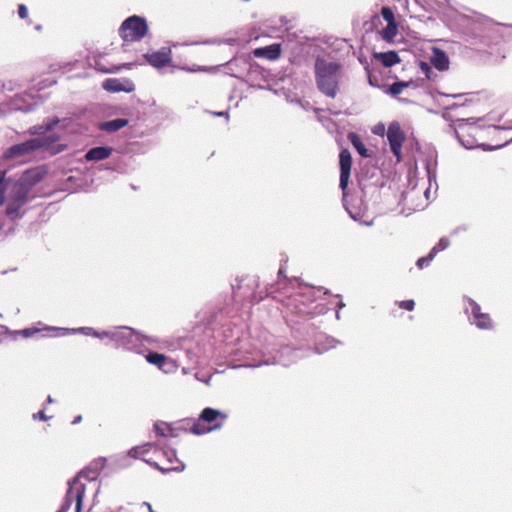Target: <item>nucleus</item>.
<instances>
[{
  "label": "nucleus",
  "mask_w": 512,
  "mask_h": 512,
  "mask_svg": "<svg viewBox=\"0 0 512 512\" xmlns=\"http://www.w3.org/2000/svg\"><path fill=\"white\" fill-rule=\"evenodd\" d=\"M315 82L318 90L325 96L334 99L338 93L341 65L336 61H328L317 57L314 64Z\"/></svg>",
  "instance_id": "obj_1"
},
{
  "label": "nucleus",
  "mask_w": 512,
  "mask_h": 512,
  "mask_svg": "<svg viewBox=\"0 0 512 512\" xmlns=\"http://www.w3.org/2000/svg\"><path fill=\"white\" fill-rule=\"evenodd\" d=\"M105 467V459L98 458L93 460L82 469L76 477L69 482V489L67 491V500L75 499L76 501V512H80L82 509V501L86 491V484L82 480H86L90 484H95L101 471Z\"/></svg>",
  "instance_id": "obj_2"
},
{
  "label": "nucleus",
  "mask_w": 512,
  "mask_h": 512,
  "mask_svg": "<svg viewBox=\"0 0 512 512\" xmlns=\"http://www.w3.org/2000/svg\"><path fill=\"white\" fill-rule=\"evenodd\" d=\"M226 420L227 415L225 413L207 407L202 410L198 420L193 422L190 431L195 435L209 433L211 431L220 429Z\"/></svg>",
  "instance_id": "obj_3"
},
{
  "label": "nucleus",
  "mask_w": 512,
  "mask_h": 512,
  "mask_svg": "<svg viewBox=\"0 0 512 512\" xmlns=\"http://www.w3.org/2000/svg\"><path fill=\"white\" fill-rule=\"evenodd\" d=\"M118 33L124 42L140 41L148 33L147 21L144 17L132 15L122 22Z\"/></svg>",
  "instance_id": "obj_4"
},
{
  "label": "nucleus",
  "mask_w": 512,
  "mask_h": 512,
  "mask_svg": "<svg viewBox=\"0 0 512 512\" xmlns=\"http://www.w3.org/2000/svg\"><path fill=\"white\" fill-rule=\"evenodd\" d=\"M30 191L31 188L20 179L14 184L6 209V213L9 217L12 218L18 215L20 208L27 202Z\"/></svg>",
  "instance_id": "obj_5"
},
{
  "label": "nucleus",
  "mask_w": 512,
  "mask_h": 512,
  "mask_svg": "<svg viewBox=\"0 0 512 512\" xmlns=\"http://www.w3.org/2000/svg\"><path fill=\"white\" fill-rule=\"evenodd\" d=\"M482 130L475 124H459L456 128V136L459 142L467 149L482 146L479 136L482 134Z\"/></svg>",
  "instance_id": "obj_6"
},
{
  "label": "nucleus",
  "mask_w": 512,
  "mask_h": 512,
  "mask_svg": "<svg viewBox=\"0 0 512 512\" xmlns=\"http://www.w3.org/2000/svg\"><path fill=\"white\" fill-rule=\"evenodd\" d=\"M387 139L389 141L390 149L395 155L397 161L402 158V145L405 141V135L398 123H391L387 131Z\"/></svg>",
  "instance_id": "obj_7"
},
{
  "label": "nucleus",
  "mask_w": 512,
  "mask_h": 512,
  "mask_svg": "<svg viewBox=\"0 0 512 512\" xmlns=\"http://www.w3.org/2000/svg\"><path fill=\"white\" fill-rule=\"evenodd\" d=\"M470 313L473 317L472 323L481 330H491L493 328V320L488 313L482 312L481 306L473 299H468Z\"/></svg>",
  "instance_id": "obj_8"
},
{
  "label": "nucleus",
  "mask_w": 512,
  "mask_h": 512,
  "mask_svg": "<svg viewBox=\"0 0 512 512\" xmlns=\"http://www.w3.org/2000/svg\"><path fill=\"white\" fill-rule=\"evenodd\" d=\"M339 166H340V183L339 186L345 193L348 186L351 167H352V156L348 149H342L339 154Z\"/></svg>",
  "instance_id": "obj_9"
},
{
  "label": "nucleus",
  "mask_w": 512,
  "mask_h": 512,
  "mask_svg": "<svg viewBox=\"0 0 512 512\" xmlns=\"http://www.w3.org/2000/svg\"><path fill=\"white\" fill-rule=\"evenodd\" d=\"M42 145H44V143L41 142V140L30 139L25 142L11 146L5 152V157L6 158H14L17 156H22V155L31 153L33 151H36L38 149H41Z\"/></svg>",
  "instance_id": "obj_10"
},
{
  "label": "nucleus",
  "mask_w": 512,
  "mask_h": 512,
  "mask_svg": "<svg viewBox=\"0 0 512 512\" xmlns=\"http://www.w3.org/2000/svg\"><path fill=\"white\" fill-rule=\"evenodd\" d=\"M144 57L150 65L156 68L167 66L172 61L171 50L166 48H163L160 51L145 54Z\"/></svg>",
  "instance_id": "obj_11"
},
{
  "label": "nucleus",
  "mask_w": 512,
  "mask_h": 512,
  "mask_svg": "<svg viewBox=\"0 0 512 512\" xmlns=\"http://www.w3.org/2000/svg\"><path fill=\"white\" fill-rule=\"evenodd\" d=\"M107 338L115 341L118 345L126 346L131 342L134 336V331L128 327H121L113 331H105Z\"/></svg>",
  "instance_id": "obj_12"
},
{
  "label": "nucleus",
  "mask_w": 512,
  "mask_h": 512,
  "mask_svg": "<svg viewBox=\"0 0 512 512\" xmlns=\"http://www.w3.org/2000/svg\"><path fill=\"white\" fill-rule=\"evenodd\" d=\"M253 55L257 58L276 60L281 56V45L273 43L265 47L256 48L253 50Z\"/></svg>",
  "instance_id": "obj_13"
},
{
  "label": "nucleus",
  "mask_w": 512,
  "mask_h": 512,
  "mask_svg": "<svg viewBox=\"0 0 512 512\" xmlns=\"http://www.w3.org/2000/svg\"><path fill=\"white\" fill-rule=\"evenodd\" d=\"M373 57L381 62V64L386 67H392L398 63H400L401 59L397 52L395 51H387V52H379L374 53Z\"/></svg>",
  "instance_id": "obj_14"
},
{
  "label": "nucleus",
  "mask_w": 512,
  "mask_h": 512,
  "mask_svg": "<svg viewBox=\"0 0 512 512\" xmlns=\"http://www.w3.org/2000/svg\"><path fill=\"white\" fill-rule=\"evenodd\" d=\"M431 64L437 70L445 71L449 68V58L443 50L434 48L433 56L431 57Z\"/></svg>",
  "instance_id": "obj_15"
},
{
  "label": "nucleus",
  "mask_w": 512,
  "mask_h": 512,
  "mask_svg": "<svg viewBox=\"0 0 512 512\" xmlns=\"http://www.w3.org/2000/svg\"><path fill=\"white\" fill-rule=\"evenodd\" d=\"M112 153V148L110 147H95L90 149L86 155L85 159L87 161H100L107 159Z\"/></svg>",
  "instance_id": "obj_16"
},
{
  "label": "nucleus",
  "mask_w": 512,
  "mask_h": 512,
  "mask_svg": "<svg viewBox=\"0 0 512 512\" xmlns=\"http://www.w3.org/2000/svg\"><path fill=\"white\" fill-rule=\"evenodd\" d=\"M43 172L39 169L27 170L23 173L20 180L32 189L34 185L39 183L43 178Z\"/></svg>",
  "instance_id": "obj_17"
},
{
  "label": "nucleus",
  "mask_w": 512,
  "mask_h": 512,
  "mask_svg": "<svg viewBox=\"0 0 512 512\" xmlns=\"http://www.w3.org/2000/svg\"><path fill=\"white\" fill-rule=\"evenodd\" d=\"M129 124V121L124 118H117L106 121L100 124V129L109 133L116 132Z\"/></svg>",
  "instance_id": "obj_18"
},
{
  "label": "nucleus",
  "mask_w": 512,
  "mask_h": 512,
  "mask_svg": "<svg viewBox=\"0 0 512 512\" xmlns=\"http://www.w3.org/2000/svg\"><path fill=\"white\" fill-rule=\"evenodd\" d=\"M348 139L362 157L368 158L372 156V152L365 147L364 143L362 142L358 134L350 132L348 134Z\"/></svg>",
  "instance_id": "obj_19"
},
{
  "label": "nucleus",
  "mask_w": 512,
  "mask_h": 512,
  "mask_svg": "<svg viewBox=\"0 0 512 512\" xmlns=\"http://www.w3.org/2000/svg\"><path fill=\"white\" fill-rule=\"evenodd\" d=\"M42 330H51L50 327H45L44 329L36 328V327H29L22 330H14V331H7V334L10 335L11 339L16 340L18 336H22L24 338H30L37 334H39Z\"/></svg>",
  "instance_id": "obj_20"
},
{
  "label": "nucleus",
  "mask_w": 512,
  "mask_h": 512,
  "mask_svg": "<svg viewBox=\"0 0 512 512\" xmlns=\"http://www.w3.org/2000/svg\"><path fill=\"white\" fill-rule=\"evenodd\" d=\"M148 454L149 453H143V455H141L140 459H142L146 463L154 466L156 469H158L162 472L178 471L180 469L178 466L162 464V463L158 462L157 460L153 459L152 457H149Z\"/></svg>",
  "instance_id": "obj_21"
},
{
  "label": "nucleus",
  "mask_w": 512,
  "mask_h": 512,
  "mask_svg": "<svg viewBox=\"0 0 512 512\" xmlns=\"http://www.w3.org/2000/svg\"><path fill=\"white\" fill-rule=\"evenodd\" d=\"M153 449H157V446L152 443H146L144 445L131 448L128 452V455L132 458L140 459L143 453H149Z\"/></svg>",
  "instance_id": "obj_22"
},
{
  "label": "nucleus",
  "mask_w": 512,
  "mask_h": 512,
  "mask_svg": "<svg viewBox=\"0 0 512 512\" xmlns=\"http://www.w3.org/2000/svg\"><path fill=\"white\" fill-rule=\"evenodd\" d=\"M58 123H59V119L55 118L54 120H52L51 122H49L45 125L43 124V125L34 126V127L30 128L29 133L32 135L44 134V133L52 130Z\"/></svg>",
  "instance_id": "obj_23"
},
{
  "label": "nucleus",
  "mask_w": 512,
  "mask_h": 512,
  "mask_svg": "<svg viewBox=\"0 0 512 512\" xmlns=\"http://www.w3.org/2000/svg\"><path fill=\"white\" fill-rule=\"evenodd\" d=\"M398 25L397 23H390L382 30V37L386 41H392L397 35Z\"/></svg>",
  "instance_id": "obj_24"
},
{
  "label": "nucleus",
  "mask_w": 512,
  "mask_h": 512,
  "mask_svg": "<svg viewBox=\"0 0 512 512\" xmlns=\"http://www.w3.org/2000/svg\"><path fill=\"white\" fill-rule=\"evenodd\" d=\"M410 85H411V82H406V81L394 82L392 85L389 86L388 93L391 94L392 96L396 97L402 93L404 88H407Z\"/></svg>",
  "instance_id": "obj_25"
},
{
  "label": "nucleus",
  "mask_w": 512,
  "mask_h": 512,
  "mask_svg": "<svg viewBox=\"0 0 512 512\" xmlns=\"http://www.w3.org/2000/svg\"><path fill=\"white\" fill-rule=\"evenodd\" d=\"M103 87H104L105 90L112 91V92H118V91L125 90L122 87L121 83L117 79H107L103 83Z\"/></svg>",
  "instance_id": "obj_26"
},
{
  "label": "nucleus",
  "mask_w": 512,
  "mask_h": 512,
  "mask_svg": "<svg viewBox=\"0 0 512 512\" xmlns=\"http://www.w3.org/2000/svg\"><path fill=\"white\" fill-rule=\"evenodd\" d=\"M450 245V241L446 237H442L439 242L431 249V256H436L439 252L444 251Z\"/></svg>",
  "instance_id": "obj_27"
},
{
  "label": "nucleus",
  "mask_w": 512,
  "mask_h": 512,
  "mask_svg": "<svg viewBox=\"0 0 512 512\" xmlns=\"http://www.w3.org/2000/svg\"><path fill=\"white\" fill-rule=\"evenodd\" d=\"M34 140H41V142L44 143L41 148L49 149L59 140V136L57 134H51L42 138H35Z\"/></svg>",
  "instance_id": "obj_28"
},
{
  "label": "nucleus",
  "mask_w": 512,
  "mask_h": 512,
  "mask_svg": "<svg viewBox=\"0 0 512 512\" xmlns=\"http://www.w3.org/2000/svg\"><path fill=\"white\" fill-rule=\"evenodd\" d=\"M149 363L155 365H161L165 362L166 357L163 354L151 352L146 356Z\"/></svg>",
  "instance_id": "obj_29"
},
{
  "label": "nucleus",
  "mask_w": 512,
  "mask_h": 512,
  "mask_svg": "<svg viewBox=\"0 0 512 512\" xmlns=\"http://www.w3.org/2000/svg\"><path fill=\"white\" fill-rule=\"evenodd\" d=\"M381 15H382L383 19L387 22V24L396 23L394 12L390 7H387V6L383 7L381 9Z\"/></svg>",
  "instance_id": "obj_30"
},
{
  "label": "nucleus",
  "mask_w": 512,
  "mask_h": 512,
  "mask_svg": "<svg viewBox=\"0 0 512 512\" xmlns=\"http://www.w3.org/2000/svg\"><path fill=\"white\" fill-rule=\"evenodd\" d=\"M433 259L434 256H431V253L429 252L427 256L419 258L416 265L419 269H423L424 267L429 266Z\"/></svg>",
  "instance_id": "obj_31"
},
{
  "label": "nucleus",
  "mask_w": 512,
  "mask_h": 512,
  "mask_svg": "<svg viewBox=\"0 0 512 512\" xmlns=\"http://www.w3.org/2000/svg\"><path fill=\"white\" fill-rule=\"evenodd\" d=\"M96 68L104 73H114L118 71L120 68L116 66L106 67L102 64L101 59L96 61Z\"/></svg>",
  "instance_id": "obj_32"
},
{
  "label": "nucleus",
  "mask_w": 512,
  "mask_h": 512,
  "mask_svg": "<svg viewBox=\"0 0 512 512\" xmlns=\"http://www.w3.org/2000/svg\"><path fill=\"white\" fill-rule=\"evenodd\" d=\"M155 451L159 452L160 454L167 457L168 464H173V460L176 459V454L173 450H162V449H155Z\"/></svg>",
  "instance_id": "obj_33"
},
{
  "label": "nucleus",
  "mask_w": 512,
  "mask_h": 512,
  "mask_svg": "<svg viewBox=\"0 0 512 512\" xmlns=\"http://www.w3.org/2000/svg\"><path fill=\"white\" fill-rule=\"evenodd\" d=\"M399 307L404 309V310H407V311H412L414 310V307H415V302L414 300L410 299V300H404V301H400L398 303Z\"/></svg>",
  "instance_id": "obj_34"
},
{
  "label": "nucleus",
  "mask_w": 512,
  "mask_h": 512,
  "mask_svg": "<svg viewBox=\"0 0 512 512\" xmlns=\"http://www.w3.org/2000/svg\"><path fill=\"white\" fill-rule=\"evenodd\" d=\"M154 428H155V431H156L157 435L158 436H162V437L167 436V434H166V430L167 429L171 430L169 427H164L161 424H155Z\"/></svg>",
  "instance_id": "obj_35"
},
{
  "label": "nucleus",
  "mask_w": 512,
  "mask_h": 512,
  "mask_svg": "<svg viewBox=\"0 0 512 512\" xmlns=\"http://www.w3.org/2000/svg\"><path fill=\"white\" fill-rule=\"evenodd\" d=\"M18 15L21 19H26L28 17V9L26 5L19 4L18 5Z\"/></svg>",
  "instance_id": "obj_36"
},
{
  "label": "nucleus",
  "mask_w": 512,
  "mask_h": 512,
  "mask_svg": "<svg viewBox=\"0 0 512 512\" xmlns=\"http://www.w3.org/2000/svg\"><path fill=\"white\" fill-rule=\"evenodd\" d=\"M5 201V187L4 180L0 178V205H2Z\"/></svg>",
  "instance_id": "obj_37"
},
{
  "label": "nucleus",
  "mask_w": 512,
  "mask_h": 512,
  "mask_svg": "<svg viewBox=\"0 0 512 512\" xmlns=\"http://www.w3.org/2000/svg\"><path fill=\"white\" fill-rule=\"evenodd\" d=\"M33 419L46 421V420H48V417L46 416L45 412L43 410H41V411L33 414Z\"/></svg>",
  "instance_id": "obj_38"
},
{
  "label": "nucleus",
  "mask_w": 512,
  "mask_h": 512,
  "mask_svg": "<svg viewBox=\"0 0 512 512\" xmlns=\"http://www.w3.org/2000/svg\"><path fill=\"white\" fill-rule=\"evenodd\" d=\"M75 499H70L69 501L66 499V503H65V506L63 507L62 510H59L57 512H65L66 510H68L70 508V505H71V502L74 501Z\"/></svg>",
  "instance_id": "obj_39"
},
{
  "label": "nucleus",
  "mask_w": 512,
  "mask_h": 512,
  "mask_svg": "<svg viewBox=\"0 0 512 512\" xmlns=\"http://www.w3.org/2000/svg\"><path fill=\"white\" fill-rule=\"evenodd\" d=\"M81 421H82V416H81V415H78V416H76V417L73 419L72 424H73V425H76V424L80 423Z\"/></svg>",
  "instance_id": "obj_40"
},
{
  "label": "nucleus",
  "mask_w": 512,
  "mask_h": 512,
  "mask_svg": "<svg viewBox=\"0 0 512 512\" xmlns=\"http://www.w3.org/2000/svg\"><path fill=\"white\" fill-rule=\"evenodd\" d=\"M8 329L5 326L0 325V336L7 334Z\"/></svg>",
  "instance_id": "obj_41"
},
{
  "label": "nucleus",
  "mask_w": 512,
  "mask_h": 512,
  "mask_svg": "<svg viewBox=\"0 0 512 512\" xmlns=\"http://www.w3.org/2000/svg\"><path fill=\"white\" fill-rule=\"evenodd\" d=\"M145 505L147 506L149 512H155L152 508V505L150 503L145 502Z\"/></svg>",
  "instance_id": "obj_42"
},
{
  "label": "nucleus",
  "mask_w": 512,
  "mask_h": 512,
  "mask_svg": "<svg viewBox=\"0 0 512 512\" xmlns=\"http://www.w3.org/2000/svg\"><path fill=\"white\" fill-rule=\"evenodd\" d=\"M145 505L147 506L149 512H155L152 508V505L150 503L145 502Z\"/></svg>",
  "instance_id": "obj_43"
},
{
  "label": "nucleus",
  "mask_w": 512,
  "mask_h": 512,
  "mask_svg": "<svg viewBox=\"0 0 512 512\" xmlns=\"http://www.w3.org/2000/svg\"><path fill=\"white\" fill-rule=\"evenodd\" d=\"M95 335H96L97 337H99V338L107 337V336L105 335V332H102V333H95Z\"/></svg>",
  "instance_id": "obj_44"
},
{
  "label": "nucleus",
  "mask_w": 512,
  "mask_h": 512,
  "mask_svg": "<svg viewBox=\"0 0 512 512\" xmlns=\"http://www.w3.org/2000/svg\"><path fill=\"white\" fill-rule=\"evenodd\" d=\"M35 29H36V30H41V29H42V26H41V25H36V26H35Z\"/></svg>",
  "instance_id": "obj_45"
},
{
  "label": "nucleus",
  "mask_w": 512,
  "mask_h": 512,
  "mask_svg": "<svg viewBox=\"0 0 512 512\" xmlns=\"http://www.w3.org/2000/svg\"><path fill=\"white\" fill-rule=\"evenodd\" d=\"M47 401H48L49 403H51V402H52V398H51V396H48Z\"/></svg>",
  "instance_id": "obj_46"
},
{
  "label": "nucleus",
  "mask_w": 512,
  "mask_h": 512,
  "mask_svg": "<svg viewBox=\"0 0 512 512\" xmlns=\"http://www.w3.org/2000/svg\"><path fill=\"white\" fill-rule=\"evenodd\" d=\"M510 128H512V125L510 126Z\"/></svg>",
  "instance_id": "obj_47"
}]
</instances>
